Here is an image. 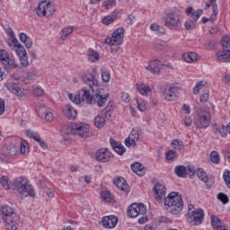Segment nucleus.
<instances>
[{
  "label": "nucleus",
  "mask_w": 230,
  "mask_h": 230,
  "mask_svg": "<svg viewBox=\"0 0 230 230\" xmlns=\"http://www.w3.org/2000/svg\"><path fill=\"white\" fill-rule=\"evenodd\" d=\"M153 191L157 202H163V199H164V208L169 213L179 215L182 211L184 202L179 192H171L166 197V187L161 183H156L153 188Z\"/></svg>",
  "instance_id": "f257e3e1"
},
{
  "label": "nucleus",
  "mask_w": 230,
  "mask_h": 230,
  "mask_svg": "<svg viewBox=\"0 0 230 230\" xmlns=\"http://www.w3.org/2000/svg\"><path fill=\"white\" fill-rule=\"evenodd\" d=\"M68 98L79 105L82 102H85L88 105H96L97 107H105L109 95H102L100 92H96L93 95H91V92L85 88L81 89L76 94L68 93Z\"/></svg>",
  "instance_id": "f03ea898"
},
{
  "label": "nucleus",
  "mask_w": 230,
  "mask_h": 230,
  "mask_svg": "<svg viewBox=\"0 0 230 230\" xmlns=\"http://www.w3.org/2000/svg\"><path fill=\"white\" fill-rule=\"evenodd\" d=\"M13 190L22 198L31 197L35 199V190L25 177H18L13 181Z\"/></svg>",
  "instance_id": "7ed1b4c3"
},
{
  "label": "nucleus",
  "mask_w": 230,
  "mask_h": 230,
  "mask_svg": "<svg viewBox=\"0 0 230 230\" xmlns=\"http://www.w3.org/2000/svg\"><path fill=\"white\" fill-rule=\"evenodd\" d=\"M3 220L5 222L6 230H17L19 216L15 213L13 208L4 206L0 209Z\"/></svg>",
  "instance_id": "20e7f679"
},
{
  "label": "nucleus",
  "mask_w": 230,
  "mask_h": 230,
  "mask_svg": "<svg viewBox=\"0 0 230 230\" xmlns=\"http://www.w3.org/2000/svg\"><path fill=\"white\" fill-rule=\"evenodd\" d=\"M62 132L69 136V134H76L80 137H89L91 136V126L87 124L72 123L62 127Z\"/></svg>",
  "instance_id": "39448f33"
},
{
  "label": "nucleus",
  "mask_w": 230,
  "mask_h": 230,
  "mask_svg": "<svg viewBox=\"0 0 230 230\" xmlns=\"http://www.w3.org/2000/svg\"><path fill=\"white\" fill-rule=\"evenodd\" d=\"M128 216L129 218H136L137 217H140L138 218V223L143 225L148 222V217L146 216V207L145 204L140 203H133L128 208Z\"/></svg>",
  "instance_id": "423d86ee"
},
{
  "label": "nucleus",
  "mask_w": 230,
  "mask_h": 230,
  "mask_svg": "<svg viewBox=\"0 0 230 230\" xmlns=\"http://www.w3.org/2000/svg\"><path fill=\"white\" fill-rule=\"evenodd\" d=\"M123 37H125V28L119 27L111 33V37L105 39V43L111 47V53H116L119 49V46L123 44Z\"/></svg>",
  "instance_id": "0eeeda50"
},
{
  "label": "nucleus",
  "mask_w": 230,
  "mask_h": 230,
  "mask_svg": "<svg viewBox=\"0 0 230 230\" xmlns=\"http://www.w3.org/2000/svg\"><path fill=\"white\" fill-rule=\"evenodd\" d=\"M55 3L49 0H43L40 2L38 7L34 9L38 17H52L56 12Z\"/></svg>",
  "instance_id": "6e6552de"
},
{
  "label": "nucleus",
  "mask_w": 230,
  "mask_h": 230,
  "mask_svg": "<svg viewBox=\"0 0 230 230\" xmlns=\"http://www.w3.org/2000/svg\"><path fill=\"white\" fill-rule=\"evenodd\" d=\"M181 91H182V88H181L179 84H172L170 85L162 86L161 88V93L167 102H173V100H176Z\"/></svg>",
  "instance_id": "1a4fd4ad"
},
{
  "label": "nucleus",
  "mask_w": 230,
  "mask_h": 230,
  "mask_svg": "<svg viewBox=\"0 0 230 230\" xmlns=\"http://www.w3.org/2000/svg\"><path fill=\"white\" fill-rule=\"evenodd\" d=\"M211 123V112L199 110L194 117V125L197 128H208Z\"/></svg>",
  "instance_id": "9d476101"
},
{
  "label": "nucleus",
  "mask_w": 230,
  "mask_h": 230,
  "mask_svg": "<svg viewBox=\"0 0 230 230\" xmlns=\"http://www.w3.org/2000/svg\"><path fill=\"white\" fill-rule=\"evenodd\" d=\"M222 46L224 50H219L217 52V58L220 62H227V60H230V37H223Z\"/></svg>",
  "instance_id": "9b49d317"
},
{
  "label": "nucleus",
  "mask_w": 230,
  "mask_h": 230,
  "mask_svg": "<svg viewBox=\"0 0 230 230\" xmlns=\"http://www.w3.org/2000/svg\"><path fill=\"white\" fill-rule=\"evenodd\" d=\"M186 14L190 15V19L185 22V30H193L197 21L202 15V10L198 9L193 11V7H188L186 9Z\"/></svg>",
  "instance_id": "f8f14e48"
},
{
  "label": "nucleus",
  "mask_w": 230,
  "mask_h": 230,
  "mask_svg": "<svg viewBox=\"0 0 230 230\" xmlns=\"http://www.w3.org/2000/svg\"><path fill=\"white\" fill-rule=\"evenodd\" d=\"M12 83L7 84L6 88L8 91L15 94L17 98L21 99L24 96V89L19 87V82H21V78L17 75H13L12 76Z\"/></svg>",
  "instance_id": "ddd939ff"
},
{
  "label": "nucleus",
  "mask_w": 230,
  "mask_h": 230,
  "mask_svg": "<svg viewBox=\"0 0 230 230\" xmlns=\"http://www.w3.org/2000/svg\"><path fill=\"white\" fill-rule=\"evenodd\" d=\"M188 219L190 222H193L194 226H200L204 222V210L195 208L192 212L188 213Z\"/></svg>",
  "instance_id": "4468645a"
},
{
  "label": "nucleus",
  "mask_w": 230,
  "mask_h": 230,
  "mask_svg": "<svg viewBox=\"0 0 230 230\" xmlns=\"http://www.w3.org/2000/svg\"><path fill=\"white\" fill-rule=\"evenodd\" d=\"M95 159L101 163H109L112 159V153L107 148H101L96 151Z\"/></svg>",
  "instance_id": "2eb2a0df"
},
{
  "label": "nucleus",
  "mask_w": 230,
  "mask_h": 230,
  "mask_svg": "<svg viewBox=\"0 0 230 230\" xmlns=\"http://www.w3.org/2000/svg\"><path fill=\"white\" fill-rule=\"evenodd\" d=\"M164 22L167 28H179L181 26V18L175 13L167 14Z\"/></svg>",
  "instance_id": "dca6fc26"
},
{
  "label": "nucleus",
  "mask_w": 230,
  "mask_h": 230,
  "mask_svg": "<svg viewBox=\"0 0 230 230\" xmlns=\"http://www.w3.org/2000/svg\"><path fill=\"white\" fill-rule=\"evenodd\" d=\"M82 80L86 85H89L93 91H94V88L93 87H98V79L94 77V75L89 72H86L83 74Z\"/></svg>",
  "instance_id": "f3484780"
},
{
  "label": "nucleus",
  "mask_w": 230,
  "mask_h": 230,
  "mask_svg": "<svg viewBox=\"0 0 230 230\" xmlns=\"http://www.w3.org/2000/svg\"><path fill=\"white\" fill-rule=\"evenodd\" d=\"M139 130L132 129L129 136L125 139V145L128 147L136 146V143L139 141Z\"/></svg>",
  "instance_id": "a211bd4d"
},
{
  "label": "nucleus",
  "mask_w": 230,
  "mask_h": 230,
  "mask_svg": "<svg viewBox=\"0 0 230 230\" xmlns=\"http://www.w3.org/2000/svg\"><path fill=\"white\" fill-rule=\"evenodd\" d=\"M113 184H115L119 190L124 191V193H128V191H130V186H128V183H127V180H125V178H115L113 180Z\"/></svg>",
  "instance_id": "6ab92c4d"
},
{
  "label": "nucleus",
  "mask_w": 230,
  "mask_h": 230,
  "mask_svg": "<svg viewBox=\"0 0 230 230\" xmlns=\"http://www.w3.org/2000/svg\"><path fill=\"white\" fill-rule=\"evenodd\" d=\"M103 227L108 229H113L115 226H118V217L116 216H107L104 217L102 220Z\"/></svg>",
  "instance_id": "aec40b11"
},
{
  "label": "nucleus",
  "mask_w": 230,
  "mask_h": 230,
  "mask_svg": "<svg viewBox=\"0 0 230 230\" xmlns=\"http://www.w3.org/2000/svg\"><path fill=\"white\" fill-rule=\"evenodd\" d=\"M163 64H161V61L155 59L150 62L149 66L146 67L147 71H150V73H153V75H159L161 73V67H163Z\"/></svg>",
  "instance_id": "412c9836"
},
{
  "label": "nucleus",
  "mask_w": 230,
  "mask_h": 230,
  "mask_svg": "<svg viewBox=\"0 0 230 230\" xmlns=\"http://www.w3.org/2000/svg\"><path fill=\"white\" fill-rule=\"evenodd\" d=\"M63 113L68 119H76V116H78L76 110H75V108L69 104L64 106Z\"/></svg>",
  "instance_id": "4be33fe9"
},
{
  "label": "nucleus",
  "mask_w": 230,
  "mask_h": 230,
  "mask_svg": "<svg viewBox=\"0 0 230 230\" xmlns=\"http://www.w3.org/2000/svg\"><path fill=\"white\" fill-rule=\"evenodd\" d=\"M109 111L106 109L101 112V115H98L94 119V125L97 128H102L105 126V118H107V112Z\"/></svg>",
  "instance_id": "5701e85b"
},
{
  "label": "nucleus",
  "mask_w": 230,
  "mask_h": 230,
  "mask_svg": "<svg viewBox=\"0 0 230 230\" xmlns=\"http://www.w3.org/2000/svg\"><path fill=\"white\" fill-rule=\"evenodd\" d=\"M110 143H111V147L114 150V152H116V154H118L119 155H123L125 154V152H127V150L125 149V146H123V145L116 142V140L111 138Z\"/></svg>",
  "instance_id": "b1692460"
},
{
  "label": "nucleus",
  "mask_w": 230,
  "mask_h": 230,
  "mask_svg": "<svg viewBox=\"0 0 230 230\" xmlns=\"http://www.w3.org/2000/svg\"><path fill=\"white\" fill-rule=\"evenodd\" d=\"M211 224L214 230H228L224 223H222V221H220V219L216 216H211Z\"/></svg>",
  "instance_id": "393cba45"
},
{
  "label": "nucleus",
  "mask_w": 230,
  "mask_h": 230,
  "mask_svg": "<svg viewBox=\"0 0 230 230\" xmlns=\"http://www.w3.org/2000/svg\"><path fill=\"white\" fill-rule=\"evenodd\" d=\"M137 91L142 96H148V93H152V88H150L148 84H137Z\"/></svg>",
  "instance_id": "a878e982"
},
{
  "label": "nucleus",
  "mask_w": 230,
  "mask_h": 230,
  "mask_svg": "<svg viewBox=\"0 0 230 230\" xmlns=\"http://www.w3.org/2000/svg\"><path fill=\"white\" fill-rule=\"evenodd\" d=\"M183 60L191 64L193 62H197L199 60V55L196 52H187L183 54Z\"/></svg>",
  "instance_id": "bb28decb"
},
{
  "label": "nucleus",
  "mask_w": 230,
  "mask_h": 230,
  "mask_svg": "<svg viewBox=\"0 0 230 230\" xmlns=\"http://www.w3.org/2000/svg\"><path fill=\"white\" fill-rule=\"evenodd\" d=\"M131 170L134 172V173H137V175H139V177H143L145 175V170L143 167V164L140 163H134L131 164Z\"/></svg>",
  "instance_id": "cd10ccee"
},
{
  "label": "nucleus",
  "mask_w": 230,
  "mask_h": 230,
  "mask_svg": "<svg viewBox=\"0 0 230 230\" xmlns=\"http://www.w3.org/2000/svg\"><path fill=\"white\" fill-rule=\"evenodd\" d=\"M5 150H6V154H8V155H17V154H19V146H17L13 143L6 144Z\"/></svg>",
  "instance_id": "c85d7f7f"
},
{
  "label": "nucleus",
  "mask_w": 230,
  "mask_h": 230,
  "mask_svg": "<svg viewBox=\"0 0 230 230\" xmlns=\"http://www.w3.org/2000/svg\"><path fill=\"white\" fill-rule=\"evenodd\" d=\"M3 66L6 71H12V69H17L18 67L17 61L13 58H9Z\"/></svg>",
  "instance_id": "c756f323"
},
{
  "label": "nucleus",
  "mask_w": 230,
  "mask_h": 230,
  "mask_svg": "<svg viewBox=\"0 0 230 230\" xmlns=\"http://www.w3.org/2000/svg\"><path fill=\"white\" fill-rule=\"evenodd\" d=\"M118 19V14L111 13L110 15L104 16L102 20V24H105V26H109V24H112L114 21Z\"/></svg>",
  "instance_id": "7c9ffc66"
},
{
  "label": "nucleus",
  "mask_w": 230,
  "mask_h": 230,
  "mask_svg": "<svg viewBox=\"0 0 230 230\" xmlns=\"http://www.w3.org/2000/svg\"><path fill=\"white\" fill-rule=\"evenodd\" d=\"M174 172L177 177H186L188 175V169L184 165H177Z\"/></svg>",
  "instance_id": "2f4dec72"
},
{
  "label": "nucleus",
  "mask_w": 230,
  "mask_h": 230,
  "mask_svg": "<svg viewBox=\"0 0 230 230\" xmlns=\"http://www.w3.org/2000/svg\"><path fill=\"white\" fill-rule=\"evenodd\" d=\"M9 37H11V41L10 40L7 41L8 46H10L11 48H12V46H13V48H17V47L21 46V43L15 37V33H13V31H11L9 32Z\"/></svg>",
  "instance_id": "473e14b6"
},
{
  "label": "nucleus",
  "mask_w": 230,
  "mask_h": 230,
  "mask_svg": "<svg viewBox=\"0 0 230 230\" xmlns=\"http://www.w3.org/2000/svg\"><path fill=\"white\" fill-rule=\"evenodd\" d=\"M196 175L199 179V181H202V182H208V181H209L208 173H206V172H204V170L202 169H197Z\"/></svg>",
  "instance_id": "72a5a7b5"
},
{
  "label": "nucleus",
  "mask_w": 230,
  "mask_h": 230,
  "mask_svg": "<svg viewBox=\"0 0 230 230\" xmlns=\"http://www.w3.org/2000/svg\"><path fill=\"white\" fill-rule=\"evenodd\" d=\"M88 60L90 62H98L100 60V54L94 49H89L88 51Z\"/></svg>",
  "instance_id": "f704fd0d"
},
{
  "label": "nucleus",
  "mask_w": 230,
  "mask_h": 230,
  "mask_svg": "<svg viewBox=\"0 0 230 230\" xmlns=\"http://www.w3.org/2000/svg\"><path fill=\"white\" fill-rule=\"evenodd\" d=\"M172 145L175 150H178L180 154H182L184 152V144L182 141L179 139H175L172 142Z\"/></svg>",
  "instance_id": "c9c22d12"
},
{
  "label": "nucleus",
  "mask_w": 230,
  "mask_h": 230,
  "mask_svg": "<svg viewBox=\"0 0 230 230\" xmlns=\"http://www.w3.org/2000/svg\"><path fill=\"white\" fill-rule=\"evenodd\" d=\"M101 199L102 202H112V199L114 198L112 197V194H111V191L103 190L102 192H101Z\"/></svg>",
  "instance_id": "e433bc0d"
},
{
  "label": "nucleus",
  "mask_w": 230,
  "mask_h": 230,
  "mask_svg": "<svg viewBox=\"0 0 230 230\" xmlns=\"http://www.w3.org/2000/svg\"><path fill=\"white\" fill-rule=\"evenodd\" d=\"M150 30L152 31H156L157 35H164V33H166V31H164V28L161 27V25H158L156 23H152L150 25Z\"/></svg>",
  "instance_id": "4c0bfd02"
},
{
  "label": "nucleus",
  "mask_w": 230,
  "mask_h": 230,
  "mask_svg": "<svg viewBox=\"0 0 230 230\" xmlns=\"http://www.w3.org/2000/svg\"><path fill=\"white\" fill-rule=\"evenodd\" d=\"M9 58H12V57H10V54L8 53V51H6L4 49H1L0 50V62H1L2 66L4 64H6V62L9 60Z\"/></svg>",
  "instance_id": "58836bf2"
},
{
  "label": "nucleus",
  "mask_w": 230,
  "mask_h": 230,
  "mask_svg": "<svg viewBox=\"0 0 230 230\" xmlns=\"http://www.w3.org/2000/svg\"><path fill=\"white\" fill-rule=\"evenodd\" d=\"M37 76V73L35 71L28 72L26 76L23 78L24 84H31L35 77Z\"/></svg>",
  "instance_id": "ea45409f"
},
{
  "label": "nucleus",
  "mask_w": 230,
  "mask_h": 230,
  "mask_svg": "<svg viewBox=\"0 0 230 230\" xmlns=\"http://www.w3.org/2000/svg\"><path fill=\"white\" fill-rule=\"evenodd\" d=\"M20 152L22 154V155H26L28 152H30V146L28 145V142L25 140L21 141V147Z\"/></svg>",
  "instance_id": "a19ab883"
},
{
  "label": "nucleus",
  "mask_w": 230,
  "mask_h": 230,
  "mask_svg": "<svg viewBox=\"0 0 230 230\" xmlns=\"http://www.w3.org/2000/svg\"><path fill=\"white\" fill-rule=\"evenodd\" d=\"M0 184L4 190H10V179L8 176H2L0 178Z\"/></svg>",
  "instance_id": "79ce46f5"
},
{
  "label": "nucleus",
  "mask_w": 230,
  "mask_h": 230,
  "mask_svg": "<svg viewBox=\"0 0 230 230\" xmlns=\"http://www.w3.org/2000/svg\"><path fill=\"white\" fill-rule=\"evenodd\" d=\"M71 33H73V27H66V28L63 29L62 32H61L62 40H66V39L67 37H69V35H71Z\"/></svg>",
  "instance_id": "37998d69"
},
{
  "label": "nucleus",
  "mask_w": 230,
  "mask_h": 230,
  "mask_svg": "<svg viewBox=\"0 0 230 230\" xmlns=\"http://www.w3.org/2000/svg\"><path fill=\"white\" fill-rule=\"evenodd\" d=\"M32 93L34 96H37V97L44 96V90L41 87L37 85H34L32 87Z\"/></svg>",
  "instance_id": "c03bdc74"
},
{
  "label": "nucleus",
  "mask_w": 230,
  "mask_h": 230,
  "mask_svg": "<svg viewBox=\"0 0 230 230\" xmlns=\"http://www.w3.org/2000/svg\"><path fill=\"white\" fill-rule=\"evenodd\" d=\"M210 161L214 163V164H218L220 163V156L218 155V152L213 151L210 154Z\"/></svg>",
  "instance_id": "a18cd8bd"
},
{
  "label": "nucleus",
  "mask_w": 230,
  "mask_h": 230,
  "mask_svg": "<svg viewBox=\"0 0 230 230\" xmlns=\"http://www.w3.org/2000/svg\"><path fill=\"white\" fill-rule=\"evenodd\" d=\"M205 87H206V83L204 81L199 82L193 89V93L199 94V93H200V90H202Z\"/></svg>",
  "instance_id": "49530a36"
},
{
  "label": "nucleus",
  "mask_w": 230,
  "mask_h": 230,
  "mask_svg": "<svg viewBox=\"0 0 230 230\" xmlns=\"http://www.w3.org/2000/svg\"><path fill=\"white\" fill-rule=\"evenodd\" d=\"M114 6H116V0H108L103 3L105 10H111Z\"/></svg>",
  "instance_id": "de8ad7c7"
},
{
  "label": "nucleus",
  "mask_w": 230,
  "mask_h": 230,
  "mask_svg": "<svg viewBox=\"0 0 230 230\" xmlns=\"http://www.w3.org/2000/svg\"><path fill=\"white\" fill-rule=\"evenodd\" d=\"M15 51H16V55H17L19 58L28 54V53L26 52V49H24V47L22 46V45L16 47Z\"/></svg>",
  "instance_id": "09e8293b"
},
{
  "label": "nucleus",
  "mask_w": 230,
  "mask_h": 230,
  "mask_svg": "<svg viewBox=\"0 0 230 230\" xmlns=\"http://www.w3.org/2000/svg\"><path fill=\"white\" fill-rule=\"evenodd\" d=\"M217 199L222 202V204H227L229 202V197H227L224 192L219 193L217 195Z\"/></svg>",
  "instance_id": "8fccbe9b"
},
{
  "label": "nucleus",
  "mask_w": 230,
  "mask_h": 230,
  "mask_svg": "<svg viewBox=\"0 0 230 230\" xmlns=\"http://www.w3.org/2000/svg\"><path fill=\"white\" fill-rule=\"evenodd\" d=\"M137 104L141 112H145V111H146V104H145L143 100L137 99Z\"/></svg>",
  "instance_id": "3c124183"
},
{
  "label": "nucleus",
  "mask_w": 230,
  "mask_h": 230,
  "mask_svg": "<svg viewBox=\"0 0 230 230\" xmlns=\"http://www.w3.org/2000/svg\"><path fill=\"white\" fill-rule=\"evenodd\" d=\"M19 58H20V62H21V65L22 66V67H28V64H30V62L28 61V54L20 56Z\"/></svg>",
  "instance_id": "603ef678"
},
{
  "label": "nucleus",
  "mask_w": 230,
  "mask_h": 230,
  "mask_svg": "<svg viewBox=\"0 0 230 230\" xmlns=\"http://www.w3.org/2000/svg\"><path fill=\"white\" fill-rule=\"evenodd\" d=\"M167 161H173V159H177V153L173 150H170L166 153Z\"/></svg>",
  "instance_id": "864d4df0"
},
{
  "label": "nucleus",
  "mask_w": 230,
  "mask_h": 230,
  "mask_svg": "<svg viewBox=\"0 0 230 230\" xmlns=\"http://www.w3.org/2000/svg\"><path fill=\"white\" fill-rule=\"evenodd\" d=\"M223 179L226 182V185L230 190V171H226L223 174Z\"/></svg>",
  "instance_id": "5fc2aeb1"
},
{
  "label": "nucleus",
  "mask_w": 230,
  "mask_h": 230,
  "mask_svg": "<svg viewBox=\"0 0 230 230\" xmlns=\"http://www.w3.org/2000/svg\"><path fill=\"white\" fill-rule=\"evenodd\" d=\"M102 79L106 83L111 82V73H109L107 70L102 71Z\"/></svg>",
  "instance_id": "6e6d98bb"
},
{
  "label": "nucleus",
  "mask_w": 230,
  "mask_h": 230,
  "mask_svg": "<svg viewBox=\"0 0 230 230\" xmlns=\"http://www.w3.org/2000/svg\"><path fill=\"white\" fill-rule=\"evenodd\" d=\"M44 119L45 121H48V123H51L54 119L53 113L51 111H46L44 114Z\"/></svg>",
  "instance_id": "4d7b16f0"
},
{
  "label": "nucleus",
  "mask_w": 230,
  "mask_h": 230,
  "mask_svg": "<svg viewBox=\"0 0 230 230\" xmlns=\"http://www.w3.org/2000/svg\"><path fill=\"white\" fill-rule=\"evenodd\" d=\"M208 98H209V91L206 90L203 93V94L200 95L199 101L201 103H204V102H208Z\"/></svg>",
  "instance_id": "13d9d810"
},
{
  "label": "nucleus",
  "mask_w": 230,
  "mask_h": 230,
  "mask_svg": "<svg viewBox=\"0 0 230 230\" xmlns=\"http://www.w3.org/2000/svg\"><path fill=\"white\" fill-rule=\"evenodd\" d=\"M227 132H229L227 129V126L223 125L219 128V134L220 136H222V137H226V136H227Z\"/></svg>",
  "instance_id": "bf43d9fd"
},
{
  "label": "nucleus",
  "mask_w": 230,
  "mask_h": 230,
  "mask_svg": "<svg viewBox=\"0 0 230 230\" xmlns=\"http://www.w3.org/2000/svg\"><path fill=\"white\" fill-rule=\"evenodd\" d=\"M26 134H27L28 137H31V139H34V141H36L37 138L40 137L39 135H37V133H35L30 129H28L26 131Z\"/></svg>",
  "instance_id": "052dcab7"
},
{
  "label": "nucleus",
  "mask_w": 230,
  "mask_h": 230,
  "mask_svg": "<svg viewBox=\"0 0 230 230\" xmlns=\"http://www.w3.org/2000/svg\"><path fill=\"white\" fill-rule=\"evenodd\" d=\"M36 141H37V143H39V145H40V146H41V148H48V145L42 138H40V136L36 138Z\"/></svg>",
  "instance_id": "680f3d73"
},
{
  "label": "nucleus",
  "mask_w": 230,
  "mask_h": 230,
  "mask_svg": "<svg viewBox=\"0 0 230 230\" xmlns=\"http://www.w3.org/2000/svg\"><path fill=\"white\" fill-rule=\"evenodd\" d=\"M193 123V119H191V117L186 116L184 119V124L186 127H191Z\"/></svg>",
  "instance_id": "e2e57ef3"
},
{
  "label": "nucleus",
  "mask_w": 230,
  "mask_h": 230,
  "mask_svg": "<svg viewBox=\"0 0 230 230\" xmlns=\"http://www.w3.org/2000/svg\"><path fill=\"white\" fill-rule=\"evenodd\" d=\"M4 109H5L4 100L0 98V116H3V114H4Z\"/></svg>",
  "instance_id": "0e129e2a"
},
{
  "label": "nucleus",
  "mask_w": 230,
  "mask_h": 230,
  "mask_svg": "<svg viewBox=\"0 0 230 230\" xmlns=\"http://www.w3.org/2000/svg\"><path fill=\"white\" fill-rule=\"evenodd\" d=\"M121 98L125 103H128L130 102V95L127 93H122Z\"/></svg>",
  "instance_id": "69168bd1"
},
{
  "label": "nucleus",
  "mask_w": 230,
  "mask_h": 230,
  "mask_svg": "<svg viewBox=\"0 0 230 230\" xmlns=\"http://www.w3.org/2000/svg\"><path fill=\"white\" fill-rule=\"evenodd\" d=\"M155 49H156V51H164V45L162 43H155L154 45Z\"/></svg>",
  "instance_id": "338daca9"
},
{
  "label": "nucleus",
  "mask_w": 230,
  "mask_h": 230,
  "mask_svg": "<svg viewBox=\"0 0 230 230\" xmlns=\"http://www.w3.org/2000/svg\"><path fill=\"white\" fill-rule=\"evenodd\" d=\"M23 44L25 45V48H31V46H33V42L31 41V39L29 38L27 40H25V41H23Z\"/></svg>",
  "instance_id": "774afa93"
}]
</instances>
